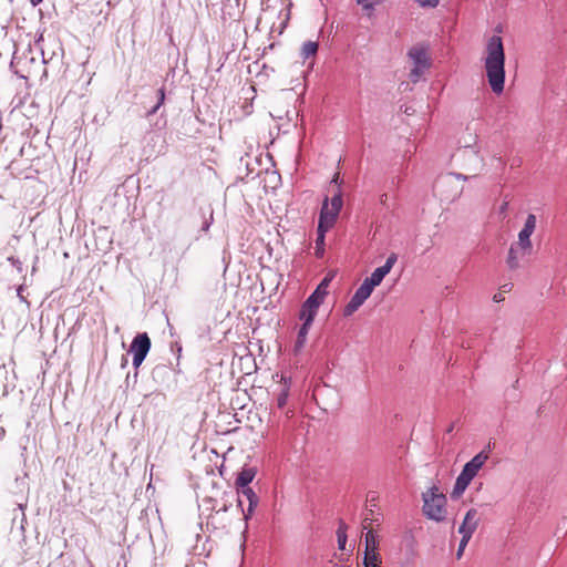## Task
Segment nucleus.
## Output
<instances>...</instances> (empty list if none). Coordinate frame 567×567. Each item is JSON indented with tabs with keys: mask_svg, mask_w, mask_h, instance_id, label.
Segmentation results:
<instances>
[{
	"mask_svg": "<svg viewBox=\"0 0 567 567\" xmlns=\"http://www.w3.org/2000/svg\"><path fill=\"white\" fill-rule=\"evenodd\" d=\"M8 261L18 269L19 272H22L23 270V267H22V262L18 259V258H14V257H9L8 258Z\"/></svg>",
	"mask_w": 567,
	"mask_h": 567,
	"instance_id": "nucleus-28",
	"label": "nucleus"
},
{
	"mask_svg": "<svg viewBox=\"0 0 567 567\" xmlns=\"http://www.w3.org/2000/svg\"><path fill=\"white\" fill-rule=\"evenodd\" d=\"M501 300H503L502 293H496V295L494 296V301L498 302V301H501Z\"/></svg>",
	"mask_w": 567,
	"mask_h": 567,
	"instance_id": "nucleus-34",
	"label": "nucleus"
},
{
	"mask_svg": "<svg viewBox=\"0 0 567 567\" xmlns=\"http://www.w3.org/2000/svg\"><path fill=\"white\" fill-rule=\"evenodd\" d=\"M164 101H165V87H161L158 91H157V103L156 105H154L148 112H147V116H152L154 115L158 109L164 104Z\"/></svg>",
	"mask_w": 567,
	"mask_h": 567,
	"instance_id": "nucleus-22",
	"label": "nucleus"
},
{
	"mask_svg": "<svg viewBox=\"0 0 567 567\" xmlns=\"http://www.w3.org/2000/svg\"><path fill=\"white\" fill-rule=\"evenodd\" d=\"M317 312H318L317 309L308 308L306 303H302L300 313H299V319L302 320L303 322H306V324H312V322L317 316Z\"/></svg>",
	"mask_w": 567,
	"mask_h": 567,
	"instance_id": "nucleus-14",
	"label": "nucleus"
},
{
	"mask_svg": "<svg viewBox=\"0 0 567 567\" xmlns=\"http://www.w3.org/2000/svg\"><path fill=\"white\" fill-rule=\"evenodd\" d=\"M406 56L411 63L409 79L412 83H417L432 66L430 47L423 42L415 43L408 50Z\"/></svg>",
	"mask_w": 567,
	"mask_h": 567,
	"instance_id": "nucleus-2",
	"label": "nucleus"
},
{
	"mask_svg": "<svg viewBox=\"0 0 567 567\" xmlns=\"http://www.w3.org/2000/svg\"><path fill=\"white\" fill-rule=\"evenodd\" d=\"M396 260V254H390L385 264L374 269L371 276L365 278L364 281L368 282V285H370L374 289V287L379 286L382 282L383 278L391 271Z\"/></svg>",
	"mask_w": 567,
	"mask_h": 567,
	"instance_id": "nucleus-10",
	"label": "nucleus"
},
{
	"mask_svg": "<svg viewBox=\"0 0 567 567\" xmlns=\"http://www.w3.org/2000/svg\"><path fill=\"white\" fill-rule=\"evenodd\" d=\"M209 226H210V223H209V221H205V223H204V225H203V227H202V229H203L204 231H207V230L209 229Z\"/></svg>",
	"mask_w": 567,
	"mask_h": 567,
	"instance_id": "nucleus-33",
	"label": "nucleus"
},
{
	"mask_svg": "<svg viewBox=\"0 0 567 567\" xmlns=\"http://www.w3.org/2000/svg\"><path fill=\"white\" fill-rule=\"evenodd\" d=\"M258 501V496L251 488L238 489V506L243 508L245 519L250 518Z\"/></svg>",
	"mask_w": 567,
	"mask_h": 567,
	"instance_id": "nucleus-9",
	"label": "nucleus"
},
{
	"mask_svg": "<svg viewBox=\"0 0 567 567\" xmlns=\"http://www.w3.org/2000/svg\"><path fill=\"white\" fill-rule=\"evenodd\" d=\"M220 511L226 512V511H227V506H226V505H224V507H223Z\"/></svg>",
	"mask_w": 567,
	"mask_h": 567,
	"instance_id": "nucleus-40",
	"label": "nucleus"
},
{
	"mask_svg": "<svg viewBox=\"0 0 567 567\" xmlns=\"http://www.w3.org/2000/svg\"><path fill=\"white\" fill-rule=\"evenodd\" d=\"M386 202H388V194H382V195L380 196V203H381L382 205H386Z\"/></svg>",
	"mask_w": 567,
	"mask_h": 567,
	"instance_id": "nucleus-32",
	"label": "nucleus"
},
{
	"mask_svg": "<svg viewBox=\"0 0 567 567\" xmlns=\"http://www.w3.org/2000/svg\"><path fill=\"white\" fill-rule=\"evenodd\" d=\"M421 7H430L435 8L437 7L440 0H415Z\"/></svg>",
	"mask_w": 567,
	"mask_h": 567,
	"instance_id": "nucleus-26",
	"label": "nucleus"
},
{
	"mask_svg": "<svg viewBox=\"0 0 567 567\" xmlns=\"http://www.w3.org/2000/svg\"><path fill=\"white\" fill-rule=\"evenodd\" d=\"M324 299L320 296H318V293L316 292H312L303 303L307 305L308 308H312V309H319V307L323 303Z\"/></svg>",
	"mask_w": 567,
	"mask_h": 567,
	"instance_id": "nucleus-20",
	"label": "nucleus"
},
{
	"mask_svg": "<svg viewBox=\"0 0 567 567\" xmlns=\"http://www.w3.org/2000/svg\"><path fill=\"white\" fill-rule=\"evenodd\" d=\"M502 288H503V291H508L509 290V286L508 285H504Z\"/></svg>",
	"mask_w": 567,
	"mask_h": 567,
	"instance_id": "nucleus-37",
	"label": "nucleus"
},
{
	"mask_svg": "<svg viewBox=\"0 0 567 567\" xmlns=\"http://www.w3.org/2000/svg\"><path fill=\"white\" fill-rule=\"evenodd\" d=\"M468 542H470V539H466V538H463V537L461 538V542H460V545H458V549H457V554H456L457 558L462 557L463 551H464L466 545L468 544Z\"/></svg>",
	"mask_w": 567,
	"mask_h": 567,
	"instance_id": "nucleus-27",
	"label": "nucleus"
},
{
	"mask_svg": "<svg viewBox=\"0 0 567 567\" xmlns=\"http://www.w3.org/2000/svg\"><path fill=\"white\" fill-rule=\"evenodd\" d=\"M151 349V339L146 332L137 333L130 347V352L133 354V367L138 369L145 360Z\"/></svg>",
	"mask_w": 567,
	"mask_h": 567,
	"instance_id": "nucleus-6",
	"label": "nucleus"
},
{
	"mask_svg": "<svg viewBox=\"0 0 567 567\" xmlns=\"http://www.w3.org/2000/svg\"><path fill=\"white\" fill-rule=\"evenodd\" d=\"M364 543H365V551H377L378 540H377V535L374 534L373 530L367 532Z\"/></svg>",
	"mask_w": 567,
	"mask_h": 567,
	"instance_id": "nucleus-18",
	"label": "nucleus"
},
{
	"mask_svg": "<svg viewBox=\"0 0 567 567\" xmlns=\"http://www.w3.org/2000/svg\"><path fill=\"white\" fill-rule=\"evenodd\" d=\"M484 69L493 93L499 95L505 86V52L502 38L492 35L486 43Z\"/></svg>",
	"mask_w": 567,
	"mask_h": 567,
	"instance_id": "nucleus-1",
	"label": "nucleus"
},
{
	"mask_svg": "<svg viewBox=\"0 0 567 567\" xmlns=\"http://www.w3.org/2000/svg\"><path fill=\"white\" fill-rule=\"evenodd\" d=\"M324 238L326 233H322V241L319 239V230L317 229V239H316V256L318 258H321L324 254Z\"/></svg>",
	"mask_w": 567,
	"mask_h": 567,
	"instance_id": "nucleus-24",
	"label": "nucleus"
},
{
	"mask_svg": "<svg viewBox=\"0 0 567 567\" xmlns=\"http://www.w3.org/2000/svg\"><path fill=\"white\" fill-rule=\"evenodd\" d=\"M319 44L316 41H306L301 49L300 55L303 60L316 56L318 52Z\"/></svg>",
	"mask_w": 567,
	"mask_h": 567,
	"instance_id": "nucleus-13",
	"label": "nucleus"
},
{
	"mask_svg": "<svg viewBox=\"0 0 567 567\" xmlns=\"http://www.w3.org/2000/svg\"><path fill=\"white\" fill-rule=\"evenodd\" d=\"M293 413H295V411H293L292 409H287V410L285 411V416H286L287 419H291V417L293 416Z\"/></svg>",
	"mask_w": 567,
	"mask_h": 567,
	"instance_id": "nucleus-31",
	"label": "nucleus"
},
{
	"mask_svg": "<svg viewBox=\"0 0 567 567\" xmlns=\"http://www.w3.org/2000/svg\"><path fill=\"white\" fill-rule=\"evenodd\" d=\"M288 398H289V388L285 383L284 388L280 390V392L278 393L277 399H276L277 408L280 410L285 409L288 403Z\"/></svg>",
	"mask_w": 567,
	"mask_h": 567,
	"instance_id": "nucleus-19",
	"label": "nucleus"
},
{
	"mask_svg": "<svg viewBox=\"0 0 567 567\" xmlns=\"http://www.w3.org/2000/svg\"><path fill=\"white\" fill-rule=\"evenodd\" d=\"M477 526V511L475 508H471L466 512L463 523L458 527V533L462 535L463 538L471 539Z\"/></svg>",
	"mask_w": 567,
	"mask_h": 567,
	"instance_id": "nucleus-11",
	"label": "nucleus"
},
{
	"mask_svg": "<svg viewBox=\"0 0 567 567\" xmlns=\"http://www.w3.org/2000/svg\"><path fill=\"white\" fill-rule=\"evenodd\" d=\"M310 327L311 324H306V322H302L301 327L299 328L297 341L295 344L297 350L305 346Z\"/></svg>",
	"mask_w": 567,
	"mask_h": 567,
	"instance_id": "nucleus-15",
	"label": "nucleus"
},
{
	"mask_svg": "<svg viewBox=\"0 0 567 567\" xmlns=\"http://www.w3.org/2000/svg\"><path fill=\"white\" fill-rule=\"evenodd\" d=\"M22 292H23V287H22V286H20V287L18 288V290H17V295H18V297H19L22 301H25V298L23 297Z\"/></svg>",
	"mask_w": 567,
	"mask_h": 567,
	"instance_id": "nucleus-30",
	"label": "nucleus"
},
{
	"mask_svg": "<svg viewBox=\"0 0 567 567\" xmlns=\"http://www.w3.org/2000/svg\"><path fill=\"white\" fill-rule=\"evenodd\" d=\"M536 228V216L534 214H529L525 220L523 229L518 234V247L524 251L529 254L532 250V241L530 236L535 231Z\"/></svg>",
	"mask_w": 567,
	"mask_h": 567,
	"instance_id": "nucleus-8",
	"label": "nucleus"
},
{
	"mask_svg": "<svg viewBox=\"0 0 567 567\" xmlns=\"http://www.w3.org/2000/svg\"><path fill=\"white\" fill-rule=\"evenodd\" d=\"M255 477V471L252 468H244L237 476L235 484L238 489L250 488L248 485Z\"/></svg>",
	"mask_w": 567,
	"mask_h": 567,
	"instance_id": "nucleus-12",
	"label": "nucleus"
},
{
	"mask_svg": "<svg viewBox=\"0 0 567 567\" xmlns=\"http://www.w3.org/2000/svg\"><path fill=\"white\" fill-rule=\"evenodd\" d=\"M127 363V359H123V363H122V367H125V364Z\"/></svg>",
	"mask_w": 567,
	"mask_h": 567,
	"instance_id": "nucleus-38",
	"label": "nucleus"
},
{
	"mask_svg": "<svg viewBox=\"0 0 567 567\" xmlns=\"http://www.w3.org/2000/svg\"><path fill=\"white\" fill-rule=\"evenodd\" d=\"M281 3L285 4L287 11H289L290 7L292 6V3L289 0H282ZM286 19H289V12H287Z\"/></svg>",
	"mask_w": 567,
	"mask_h": 567,
	"instance_id": "nucleus-29",
	"label": "nucleus"
},
{
	"mask_svg": "<svg viewBox=\"0 0 567 567\" xmlns=\"http://www.w3.org/2000/svg\"><path fill=\"white\" fill-rule=\"evenodd\" d=\"M423 513L435 522H443L446 517V497L439 493L436 487H432L423 493Z\"/></svg>",
	"mask_w": 567,
	"mask_h": 567,
	"instance_id": "nucleus-5",
	"label": "nucleus"
},
{
	"mask_svg": "<svg viewBox=\"0 0 567 567\" xmlns=\"http://www.w3.org/2000/svg\"><path fill=\"white\" fill-rule=\"evenodd\" d=\"M338 181H339V174H336V175L333 176L332 182H333V183H338Z\"/></svg>",
	"mask_w": 567,
	"mask_h": 567,
	"instance_id": "nucleus-36",
	"label": "nucleus"
},
{
	"mask_svg": "<svg viewBox=\"0 0 567 567\" xmlns=\"http://www.w3.org/2000/svg\"><path fill=\"white\" fill-rule=\"evenodd\" d=\"M458 177H462L463 179H467V176H463V175H457Z\"/></svg>",
	"mask_w": 567,
	"mask_h": 567,
	"instance_id": "nucleus-39",
	"label": "nucleus"
},
{
	"mask_svg": "<svg viewBox=\"0 0 567 567\" xmlns=\"http://www.w3.org/2000/svg\"><path fill=\"white\" fill-rule=\"evenodd\" d=\"M332 279V276H327L323 278V280L318 285V287L315 289L313 292L318 293V296L322 297L323 299L328 295V287Z\"/></svg>",
	"mask_w": 567,
	"mask_h": 567,
	"instance_id": "nucleus-21",
	"label": "nucleus"
},
{
	"mask_svg": "<svg viewBox=\"0 0 567 567\" xmlns=\"http://www.w3.org/2000/svg\"><path fill=\"white\" fill-rule=\"evenodd\" d=\"M357 3L367 12H372L374 10L373 0H357Z\"/></svg>",
	"mask_w": 567,
	"mask_h": 567,
	"instance_id": "nucleus-25",
	"label": "nucleus"
},
{
	"mask_svg": "<svg viewBox=\"0 0 567 567\" xmlns=\"http://www.w3.org/2000/svg\"><path fill=\"white\" fill-rule=\"evenodd\" d=\"M380 555L378 551H365L363 565L364 567H381Z\"/></svg>",
	"mask_w": 567,
	"mask_h": 567,
	"instance_id": "nucleus-16",
	"label": "nucleus"
},
{
	"mask_svg": "<svg viewBox=\"0 0 567 567\" xmlns=\"http://www.w3.org/2000/svg\"><path fill=\"white\" fill-rule=\"evenodd\" d=\"M487 460L488 453L482 451L464 465L462 472L460 473L455 481L452 491L453 497H458L465 492L472 480L477 475V473L480 472V470L483 467Z\"/></svg>",
	"mask_w": 567,
	"mask_h": 567,
	"instance_id": "nucleus-3",
	"label": "nucleus"
},
{
	"mask_svg": "<svg viewBox=\"0 0 567 567\" xmlns=\"http://www.w3.org/2000/svg\"><path fill=\"white\" fill-rule=\"evenodd\" d=\"M507 206H508V203H503L502 206H501V210L502 212H505L507 209Z\"/></svg>",
	"mask_w": 567,
	"mask_h": 567,
	"instance_id": "nucleus-35",
	"label": "nucleus"
},
{
	"mask_svg": "<svg viewBox=\"0 0 567 567\" xmlns=\"http://www.w3.org/2000/svg\"><path fill=\"white\" fill-rule=\"evenodd\" d=\"M337 540L339 549L343 550L347 543V525L343 522L339 524L337 529Z\"/></svg>",
	"mask_w": 567,
	"mask_h": 567,
	"instance_id": "nucleus-17",
	"label": "nucleus"
},
{
	"mask_svg": "<svg viewBox=\"0 0 567 567\" xmlns=\"http://www.w3.org/2000/svg\"><path fill=\"white\" fill-rule=\"evenodd\" d=\"M373 288L368 285V282L363 281L361 286L355 290L354 295L347 303L343 309V316L349 317L353 315L371 296Z\"/></svg>",
	"mask_w": 567,
	"mask_h": 567,
	"instance_id": "nucleus-7",
	"label": "nucleus"
},
{
	"mask_svg": "<svg viewBox=\"0 0 567 567\" xmlns=\"http://www.w3.org/2000/svg\"><path fill=\"white\" fill-rule=\"evenodd\" d=\"M342 194L340 190L333 195L330 200L328 197L324 198L318 223L320 241H322V233L329 231L334 226L342 208Z\"/></svg>",
	"mask_w": 567,
	"mask_h": 567,
	"instance_id": "nucleus-4",
	"label": "nucleus"
},
{
	"mask_svg": "<svg viewBox=\"0 0 567 567\" xmlns=\"http://www.w3.org/2000/svg\"><path fill=\"white\" fill-rule=\"evenodd\" d=\"M507 265L511 269H516L519 266L517 251L514 246L509 248L508 257H507Z\"/></svg>",
	"mask_w": 567,
	"mask_h": 567,
	"instance_id": "nucleus-23",
	"label": "nucleus"
}]
</instances>
